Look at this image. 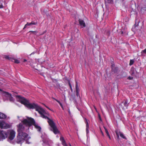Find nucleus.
<instances>
[{"label": "nucleus", "mask_w": 146, "mask_h": 146, "mask_svg": "<svg viewBox=\"0 0 146 146\" xmlns=\"http://www.w3.org/2000/svg\"><path fill=\"white\" fill-rule=\"evenodd\" d=\"M17 97L19 99V102L24 105L28 108L35 109L36 111H38L40 115L42 118L48 119L47 122L51 128V130L52 131L54 134H56L60 133V131L58 130L54 122L47 116L43 114L45 111L43 109L39 106L37 104L35 103H30L29 101L24 97L20 96H17Z\"/></svg>", "instance_id": "obj_1"}, {"label": "nucleus", "mask_w": 146, "mask_h": 146, "mask_svg": "<svg viewBox=\"0 0 146 146\" xmlns=\"http://www.w3.org/2000/svg\"><path fill=\"white\" fill-rule=\"evenodd\" d=\"M25 130V127L21 123H20L18 126L17 131L18 135L17 136V142L18 143H21L22 142L26 140V142L28 143L27 139H28V135L23 131Z\"/></svg>", "instance_id": "obj_2"}, {"label": "nucleus", "mask_w": 146, "mask_h": 146, "mask_svg": "<svg viewBox=\"0 0 146 146\" xmlns=\"http://www.w3.org/2000/svg\"><path fill=\"white\" fill-rule=\"evenodd\" d=\"M22 123L25 125H26L29 126H31L32 125H33L35 122L33 118L31 117L27 118V119H25L22 121Z\"/></svg>", "instance_id": "obj_3"}, {"label": "nucleus", "mask_w": 146, "mask_h": 146, "mask_svg": "<svg viewBox=\"0 0 146 146\" xmlns=\"http://www.w3.org/2000/svg\"><path fill=\"white\" fill-rule=\"evenodd\" d=\"M7 137V132L3 131H0V139H4Z\"/></svg>", "instance_id": "obj_4"}, {"label": "nucleus", "mask_w": 146, "mask_h": 146, "mask_svg": "<svg viewBox=\"0 0 146 146\" xmlns=\"http://www.w3.org/2000/svg\"><path fill=\"white\" fill-rule=\"evenodd\" d=\"M0 92H3L6 94V95L9 96V101L10 102H13L14 100V98L11 96V94H9V92L5 91H3V90L0 88Z\"/></svg>", "instance_id": "obj_5"}, {"label": "nucleus", "mask_w": 146, "mask_h": 146, "mask_svg": "<svg viewBox=\"0 0 146 146\" xmlns=\"http://www.w3.org/2000/svg\"><path fill=\"white\" fill-rule=\"evenodd\" d=\"M15 132L13 130L11 131L9 135V139L11 140H13L15 136Z\"/></svg>", "instance_id": "obj_6"}, {"label": "nucleus", "mask_w": 146, "mask_h": 146, "mask_svg": "<svg viewBox=\"0 0 146 146\" xmlns=\"http://www.w3.org/2000/svg\"><path fill=\"white\" fill-rule=\"evenodd\" d=\"M37 24V22H34V21H32L31 23H29L27 22V23L25 25L23 29L25 28H27V27L29 26H30L32 25H36Z\"/></svg>", "instance_id": "obj_7"}, {"label": "nucleus", "mask_w": 146, "mask_h": 146, "mask_svg": "<svg viewBox=\"0 0 146 146\" xmlns=\"http://www.w3.org/2000/svg\"><path fill=\"white\" fill-rule=\"evenodd\" d=\"M78 21L80 25L81 26H82L84 27H85L86 26V24L84 21L82 19H79L78 20Z\"/></svg>", "instance_id": "obj_8"}, {"label": "nucleus", "mask_w": 146, "mask_h": 146, "mask_svg": "<svg viewBox=\"0 0 146 146\" xmlns=\"http://www.w3.org/2000/svg\"><path fill=\"white\" fill-rule=\"evenodd\" d=\"M135 24L134 25V26H133V28H135L136 27H138L139 26V24L140 23L139 20L137 19V18H136L135 20Z\"/></svg>", "instance_id": "obj_9"}, {"label": "nucleus", "mask_w": 146, "mask_h": 146, "mask_svg": "<svg viewBox=\"0 0 146 146\" xmlns=\"http://www.w3.org/2000/svg\"><path fill=\"white\" fill-rule=\"evenodd\" d=\"M60 140L62 142V145L64 146H68V145L66 143V141L64 137L61 136L60 137Z\"/></svg>", "instance_id": "obj_10"}, {"label": "nucleus", "mask_w": 146, "mask_h": 146, "mask_svg": "<svg viewBox=\"0 0 146 146\" xmlns=\"http://www.w3.org/2000/svg\"><path fill=\"white\" fill-rule=\"evenodd\" d=\"M123 103L124 106L126 107V109H127L129 102H128L127 99H125L124 100Z\"/></svg>", "instance_id": "obj_11"}, {"label": "nucleus", "mask_w": 146, "mask_h": 146, "mask_svg": "<svg viewBox=\"0 0 146 146\" xmlns=\"http://www.w3.org/2000/svg\"><path fill=\"white\" fill-rule=\"evenodd\" d=\"M6 115L0 112V119H3L6 118Z\"/></svg>", "instance_id": "obj_12"}, {"label": "nucleus", "mask_w": 146, "mask_h": 146, "mask_svg": "<svg viewBox=\"0 0 146 146\" xmlns=\"http://www.w3.org/2000/svg\"><path fill=\"white\" fill-rule=\"evenodd\" d=\"M34 125L35 126V128H36V129H37L38 131H41V127L40 126H38L37 125H36V124L35 123V124H34V125Z\"/></svg>", "instance_id": "obj_13"}, {"label": "nucleus", "mask_w": 146, "mask_h": 146, "mask_svg": "<svg viewBox=\"0 0 146 146\" xmlns=\"http://www.w3.org/2000/svg\"><path fill=\"white\" fill-rule=\"evenodd\" d=\"M75 89L76 92H79V89L78 86V82L77 81L76 82Z\"/></svg>", "instance_id": "obj_14"}, {"label": "nucleus", "mask_w": 146, "mask_h": 146, "mask_svg": "<svg viewBox=\"0 0 146 146\" xmlns=\"http://www.w3.org/2000/svg\"><path fill=\"white\" fill-rule=\"evenodd\" d=\"M118 70V68L117 67H115V68H112L111 69V71L112 72H114L116 73L117 72Z\"/></svg>", "instance_id": "obj_15"}, {"label": "nucleus", "mask_w": 146, "mask_h": 146, "mask_svg": "<svg viewBox=\"0 0 146 146\" xmlns=\"http://www.w3.org/2000/svg\"><path fill=\"white\" fill-rule=\"evenodd\" d=\"M119 135L123 139H126V138L125 137V136L124 135V134L121 133V132L119 131Z\"/></svg>", "instance_id": "obj_16"}, {"label": "nucleus", "mask_w": 146, "mask_h": 146, "mask_svg": "<svg viewBox=\"0 0 146 146\" xmlns=\"http://www.w3.org/2000/svg\"><path fill=\"white\" fill-rule=\"evenodd\" d=\"M134 70L135 69L133 68H131V75H133V74H134Z\"/></svg>", "instance_id": "obj_17"}, {"label": "nucleus", "mask_w": 146, "mask_h": 146, "mask_svg": "<svg viewBox=\"0 0 146 146\" xmlns=\"http://www.w3.org/2000/svg\"><path fill=\"white\" fill-rule=\"evenodd\" d=\"M115 133L116 134V135H117V138L118 139H119V132L118 131H115Z\"/></svg>", "instance_id": "obj_18"}, {"label": "nucleus", "mask_w": 146, "mask_h": 146, "mask_svg": "<svg viewBox=\"0 0 146 146\" xmlns=\"http://www.w3.org/2000/svg\"><path fill=\"white\" fill-rule=\"evenodd\" d=\"M134 63V61L132 60H130V61L129 62V65H132Z\"/></svg>", "instance_id": "obj_19"}, {"label": "nucleus", "mask_w": 146, "mask_h": 146, "mask_svg": "<svg viewBox=\"0 0 146 146\" xmlns=\"http://www.w3.org/2000/svg\"><path fill=\"white\" fill-rule=\"evenodd\" d=\"M68 84H69V87H70V88L71 90V91L72 92V86H71V84L70 82V81H69V82H68Z\"/></svg>", "instance_id": "obj_20"}, {"label": "nucleus", "mask_w": 146, "mask_h": 146, "mask_svg": "<svg viewBox=\"0 0 146 146\" xmlns=\"http://www.w3.org/2000/svg\"><path fill=\"white\" fill-rule=\"evenodd\" d=\"M4 124L2 122H0V127L1 128H3V127Z\"/></svg>", "instance_id": "obj_21"}, {"label": "nucleus", "mask_w": 146, "mask_h": 146, "mask_svg": "<svg viewBox=\"0 0 146 146\" xmlns=\"http://www.w3.org/2000/svg\"><path fill=\"white\" fill-rule=\"evenodd\" d=\"M79 92H76V95L77 97H80V95Z\"/></svg>", "instance_id": "obj_22"}, {"label": "nucleus", "mask_w": 146, "mask_h": 146, "mask_svg": "<svg viewBox=\"0 0 146 146\" xmlns=\"http://www.w3.org/2000/svg\"><path fill=\"white\" fill-rule=\"evenodd\" d=\"M29 33L31 32L35 34V33H37V31H30L29 32Z\"/></svg>", "instance_id": "obj_23"}, {"label": "nucleus", "mask_w": 146, "mask_h": 146, "mask_svg": "<svg viewBox=\"0 0 146 146\" xmlns=\"http://www.w3.org/2000/svg\"><path fill=\"white\" fill-rule=\"evenodd\" d=\"M57 102H58L59 104H60V106L61 107V108L63 106L62 104L60 102V101H57Z\"/></svg>", "instance_id": "obj_24"}, {"label": "nucleus", "mask_w": 146, "mask_h": 146, "mask_svg": "<svg viewBox=\"0 0 146 146\" xmlns=\"http://www.w3.org/2000/svg\"><path fill=\"white\" fill-rule=\"evenodd\" d=\"M15 62L16 63L18 64L19 63V60H15Z\"/></svg>", "instance_id": "obj_25"}, {"label": "nucleus", "mask_w": 146, "mask_h": 146, "mask_svg": "<svg viewBox=\"0 0 146 146\" xmlns=\"http://www.w3.org/2000/svg\"><path fill=\"white\" fill-rule=\"evenodd\" d=\"M85 120H86L85 121V123H86V124H88V121L87 119L86 118H85Z\"/></svg>", "instance_id": "obj_26"}, {"label": "nucleus", "mask_w": 146, "mask_h": 146, "mask_svg": "<svg viewBox=\"0 0 146 146\" xmlns=\"http://www.w3.org/2000/svg\"><path fill=\"white\" fill-rule=\"evenodd\" d=\"M127 78L129 80H132V79H133V78L132 77L129 76V77H128Z\"/></svg>", "instance_id": "obj_27"}, {"label": "nucleus", "mask_w": 146, "mask_h": 146, "mask_svg": "<svg viewBox=\"0 0 146 146\" xmlns=\"http://www.w3.org/2000/svg\"><path fill=\"white\" fill-rule=\"evenodd\" d=\"M144 53L146 54V49H145L144 50L142 51Z\"/></svg>", "instance_id": "obj_28"}, {"label": "nucleus", "mask_w": 146, "mask_h": 146, "mask_svg": "<svg viewBox=\"0 0 146 146\" xmlns=\"http://www.w3.org/2000/svg\"><path fill=\"white\" fill-rule=\"evenodd\" d=\"M44 105L45 106L46 108H48V109L49 110H51V111H52V110H51V109H50L48 107V106H46V105H45V104H44Z\"/></svg>", "instance_id": "obj_29"}, {"label": "nucleus", "mask_w": 146, "mask_h": 146, "mask_svg": "<svg viewBox=\"0 0 146 146\" xmlns=\"http://www.w3.org/2000/svg\"><path fill=\"white\" fill-rule=\"evenodd\" d=\"M86 129H89V124H86Z\"/></svg>", "instance_id": "obj_30"}, {"label": "nucleus", "mask_w": 146, "mask_h": 146, "mask_svg": "<svg viewBox=\"0 0 146 146\" xmlns=\"http://www.w3.org/2000/svg\"><path fill=\"white\" fill-rule=\"evenodd\" d=\"M107 136L108 137L110 140L111 139V137H110V134H108L107 135Z\"/></svg>", "instance_id": "obj_31"}, {"label": "nucleus", "mask_w": 146, "mask_h": 146, "mask_svg": "<svg viewBox=\"0 0 146 146\" xmlns=\"http://www.w3.org/2000/svg\"><path fill=\"white\" fill-rule=\"evenodd\" d=\"M86 131L87 134L89 133V129H86Z\"/></svg>", "instance_id": "obj_32"}, {"label": "nucleus", "mask_w": 146, "mask_h": 146, "mask_svg": "<svg viewBox=\"0 0 146 146\" xmlns=\"http://www.w3.org/2000/svg\"><path fill=\"white\" fill-rule=\"evenodd\" d=\"M114 64H112L111 65V68L112 69V68H115V67H114Z\"/></svg>", "instance_id": "obj_33"}, {"label": "nucleus", "mask_w": 146, "mask_h": 146, "mask_svg": "<svg viewBox=\"0 0 146 146\" xmlns=\"http://www.w3.org/2000/svg\"><path fill=\"white\" fill-rule=\"evenodd\" d=\"M5 58L6 59H9V57L8 56H5Z\"/></svg>", "instance_id": "obj_34"}, {"label": "nucleus", "mask_w": 146, "mask_h": 146, "mask_svg": "<svg viewBox=\"0 0 146 146\" xmlns=\"http://www.w3.org/2000/svg\"><path fill=\"white\" fill-rule=\"evenodd\" d=\"M3 6L2 5H1L0 6V8H3Z\"/></svg>", "instance_id": "obj_35"}, {"label": "nucleus", "mask_w": 146, "mask_h": 146, "mask_svg": "<svg viewBox=\"0 0 146 146\" xmlns=\"http://www.w3.org/2000/svg\"><path fill=\"white\" fill-rule=\"evenodd\" d=\"M52 98L53 99H54V100H56L57 102V101H59V100H57L56 99L54 98L53 97H52Z\"/></svg>", "instance_id": "obj_36"}, {"label": "nucleus", "mask_w": 146, "mask_h": 146, "mask_svg": "<svg viewBox=\"0 0 146 146\" xmlns=\"http://www.w3.org/2000/svg\"><path fill=\"white\" fill-rule=\"evenodd\" d=\"M105 132H106V133L107 135L108 134H109V132H108V130L105 131Z\"/></svg>", "instance_id": "obj_37"}, {"label": "nucleus", "mask_w": 146, "mask_h": 146, "mask_svg": "<svg viewBox=\"0 0 146 146\" xmlns=\"http://www.w3.org/2000/svg\"><path fill=\"white\" fill-rule=\"evenodd\" d=\"M104 129L105 130V131H107L108 130L104 126Z\"/></svg>", "instance_id": "obj_38"}, {"label": "nucleus", "mask_w": 146, "mask_h": 146, "mask_svg": "<svg viewBox=\"0 0 146 146\" xmlns=\"http://www.w3.org/2000/svg\"><path fill=\"white\" fill-rule=\"evenodd\" d=\"M99 118L100 120H101V118L100 115H99Z\"/></svg>", "instance_id": "obj_39"}, {"label": "nucleus", "mask_w": 146, "mask_h": 146, "mask_svg": "<svg viewBox=\"0 0 146 146\" xmlns=\"http://www.w3.org/2000/svg\"><path fill=\"white\" fill-rule=\"evenodd\" d=\"M101 133L102 134V135L104 136V133H103V132L101 131Z\"/></svg>", "instance_id": "obj_40"}, {"label": "nucleus", "mask_w": 146, "mask_h": 146, "mask_svg": "<svg viewBox=\"0 0 146 146\" xmlns=\"http://www.w3.org/2000/svg\"><path fill=\"white\" fill-rule=\"evenodd\" d=\"M27 61V60H26V59H24V60H23V62H26V61Z\"/></svg>", "instance_id": "obj_41"}, {"label": "nucleus", "mask_w": 146, "mask_h": 146, "mask_svg": "<svg viewBox=\"0 0 146 146\" xmlns=\"http://www.w3.org/2000/svg\"><path fill=\"white\" fill-rule=\"evenodd\" d=\"M69 146H72L71 145V144L70 143H69Z\"/></svg>", "instance_id": "obj_42"}, {"label": "nucleus", "mask_w": 146, "mask_h": 146, "mask_svg": "<svg viewBox=\"0 0 146 146\" xmlns=\"http://www.w3.org/2000/svg\"><path fill=\"white\" fill-rule=\"evenodd\" d=\"M121 34H123V32L122 31H121Z\"/></svg>", "instance_id": "obj_43"}, {"label": "nucleus", "mask_w": 146, "mask_h": 146, "mask_svg": "<svg viewBox=\"0 0 146 146\" xmlns=\"http://www.w3.org/2000/svg\"><path fill=\"white\" fill-rule=\"evenodd\" d=\"M62 109L64 110V107L63 106L62 107Z\"/></svg>", "instance_id": "obj_44"}]
</instances>
